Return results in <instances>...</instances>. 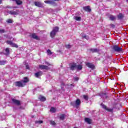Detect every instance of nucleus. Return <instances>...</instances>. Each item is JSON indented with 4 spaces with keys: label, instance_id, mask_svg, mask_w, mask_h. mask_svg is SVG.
I'll list each match as a JSON object with an SVG mask.
<instances>
[{
    "label": "nucleus",
    "instance_id": "1",
    "mask_svg": "<svg viewBox=\"0 0 128 128\" xmlns=\"http://www.w3.org/2000/svg\"><path fill=\"white\" fill-rule=\"evenodd\" d=\"M58 30H60V28L58 26L53 28L52 30L50 33L51 38H54L56 34V32H58Z\"/></svg>",
    "mask_w": 128,
    "mask_h": 128
},
{
    "label": "nucleus",
    "instance_id": "2",
    "mask_svg": "<svg viewBox=\"0 0 128 128\" xmlns=\"http://www.w3.org/2000/svg\"><path fill=\"white\" fill-rule=\"evenodd\" d=\"M112 49L116 52H124L122 50V47L118 46V45H114L112 47Z\"/></svg>",
    "mask_w": 128,
    "mask_h": 128
},
{
    "label": "nucleus",
    "instance_id": "3",
    "mask_svg": "<svg viewBox=\"0 0 128 128\" xmlns=\"http://www.w3.org/2000/svg\"><path fill=\"white\" fill-rule=\"evenodd\" d=\"M80 100L77 99L75 102H71L70 104L75 108H78L80 104Z\"/></svg>",
    "mask_w": 128,
    "mask_h": 128
},
{
    "label": "nucleus",
    "instance_id": "4",
    "mask_svg": "<svg viewBox=\"0 0 128 128\" xmlns=\"http://www.w3.org/2000/svg\"><path fill=\"white\" fill-rule=\"evenodd\" d=\"M15 86H18V88H24L26 86V84H24L22 81L20 82H15Z\"/></svg>",
    "mask_w": 128,
    "mask_h": 128
},
{
    "label": "nucleus",
    "instance_id": "5",
    "mask_svg": "<svg viewBox=\"0 0 128 128\" xmlns=\"http://www.w3.org/2000/svg\"><path fill=\"white\" fill-rule=\"evenodd\" d=\"M18 10H16V11H14V10H12L8 11V12L9 14H11V16H18Z\"/></svg>",
    "mask_w": 128,
    "mask_h": 128
},
{
    "label": "nucleus",
    "instance_id": "6",
    "mask_svg": "<svg viewBox=\"0 0 128 128\" xmlns=\"http://www.w3.org/2000/svg\"><path fill=\"white\" fill-rule=\"evenodd\" d=\"M12 102L14 104H16V106H20V101L18 100L12 98Z\"/></svg>",
    "mask_w": 128,
    "mask_h": 128
},
{
    "label": "nucleus",
    "instance_id": "7",
    "mask_svg": "<svg viewBox=\"0 0 128 128\" xmlns=\"http://www.w3.org/2000/svg\"><path fill=\"white\" fill-rule=\"evenodd\" d=\"M100 106L102 108H104L106 110H108V112H112V109L108 108V107H106V105L104 104L103 103H102L100 104Z\"/></svg>",
    "mask_w": 128,
    "mask_h": 128
},
{
    "label": "nucleus",
    "instance_id": "8",
    "mask_svg": "<svg viewBox=\"0 0 128 128\" xmlns=\"http://www.w3.org/2000/svg\"><path fill=\"white\" fill-rule=\"evenodd\" d=\"M83 10H84L85 12H92V9L88 6L83 7Z\"/></svg>",
    "mask_w": 128,
    "mask_h": 128
},
{
    "label": "nucleus",
    "instance_id": "9",
    "mask_svg": "<svg viewBox=\"0 0 128 128\" xmlns=\"http://www.w3.org/2000/svg\"><path fill=\"white\" fill-rule=\"evenodd\" d=\"M34 5L36 6H38V8H42L44 4L40 2H34Z\"/></svg>",
    "mask_w": 128,
    "mask_h": 128
},
{
    "label": "nucleus",
    "instance_id": "10",
    "mask_svg": "<svg viewBox=\"0 0 128 128\" xmlns=\"http://www.w3.org/2000/svg\"><path fill=\"white\" fill-rule=\"evenodd\" d=\"M76 68V63H73L70 66V70H74Z\"/></svg>",
    "mask_w": 128,
    "mask_h": 128
},
{
    "label": "nucleus",
    "instance_id": "11",
    "mask_svg": "<svg viewBox=\"0 0 128 128\" xmlns=\"http://www.w3.org/2000/svg\"><path fill=\"white\" fill-rule=\"evenodd\" d=\"M39 68H40V70H50L49 67L44 65H39Z\"/></svg>",
    "mask_w": 128,
    "mask_h": 128
},
{
    "label": "nucleus",
    "instance_id": "12",
    "mask_svg": "<svg viewBox=\"0 0 128 128\" xmlns=\"http://www.w3.org/2000/svg\"><path fill=\"white\" fill-rule=\"evenodd\" d=\"M38 100H40V102H46V97L40 95L38 96Z\"/></svg>",
    "mask_w": 128,
    "mask_h": 128
},
{
    "label": "nucleus",
    "instance_id": "13",
    "mask_svg": "<svg viewBox=\"0 0 128 128\" xmlns=\"http://www.w3.org/2000/svg\"><path fill=\"white\" fill-rule=\"evenodd\" d=\"M45 4H54L55 2L54 1L50 0H47L44 2Z\"/></svg>",
    "mask_w": 128,
    "mask_h": 128
},
{
    "label": "nucleus",
    "instance_id": "14",
    "mask_svg": "<svg viewBox=\"0 0 128 128\" xmlns=\"http://www.w3.org/2000/svg\"><path fill=\"white\" fill-rule=\"evenodd\" d=\"M32 38H34V40H40V38H38V36H36V34H32Z\"/></svg>",
    "mask_w": 128,
    "mask_h": 128
},
{
    "label": "nucleus",
    "instance_id": "15",
    "mask_svg": "<svg viewBox=\"0 0 128 128\" xmlns=\"http://www.w3.org/2000/svg\"><path fill=\"white\" fill-rule=\"evenodd\" d=\"M42 75V71H40L35 73L34 76L36 78H38V76H40Z\"/></svg>",
    "mask_w": 128,
    "mask_h": 128
},
{
    "label": "nucleus",
    "instance_id": "16",
    "mask_svg": "<svg viewBox=\"0 0 128 128\" xmlns=\"http://www.w3.org/2000/svg\"><path fill=\"white\" fill-rule=\"evenodd\" d=\"M108 18L110 20H112V22H114V20H116V18L115 16H114L113 15H110Z\"/></svg>",
    "mask_w": 128,
    "mask_h": 128
},
{
    "label": "nucleus",
    "instance_id": "17",
    "mask_svg": "<svg viewBox=\"0 0 128 128\" xmlns=\"http://www.w3.org/2000/svg\"><path fill=\"white\" fill-rule=\"evenodd\" d=\"M13 2H16V4L18 6H20L22 4V2L20 0H12Z\"/></svg>",
    "mask_w": 128,
    "mask_h": 128
},
{
    "label": "nucleus",
    "instance_id": "18",
    "mask_svg": "<svg viewBox=\"0 0 128 128\" xmlns=\"http://www.w3.org/2000/svg\"><path fill=\"white\" fill-rule=\"evenodd\" d=\"M66 114H61L60 116V120H64V118H66Z\"/></svg>",
    "mask_w": 128,
    "mask_h": 128
},
{
    "label": "nucleus",
    "instance_id": "19",
    "mask_svg": "<svg viewBox=\"0 0 128 128\" xmlns=\"http://www.w3.org/2000/svg\"><path fill=\"white\" fill-rule=\"evenodd\" d=\"M86 66L90 68H94V64H92L90 63H87L86 64Z\"/></svg>",
    "mask_w": 128,
    "mask_h": 128
},
{
    "label": "nucleus",
    "instance_id": "20",
    "mask_svg": "<svg viewBox=\"0 0 128 128\" xmlns=\"http://www.w3.org/2000/svg\"><path fill=\"white\" fill-rule=\"evenodd\" d=\"M85 122H87V124H92V120L90 118H85Z\"/></svg>",
    "mask_w": 128,
    "mask_h": 128
},
{
    "label": "nucleus",
    "instance_id": "21",
    "mask_svg": "<svg viewBox=\"0 0 128 128\" xmlns=\"http://www.w3.org/2000/svg\"><path fill=\"white\" fill-rule=\"evenodd\" d=\"M6 53L4 54L6 56H8L10 54V48H7L5 50Z\"/></svg>",
    "mask_w": 128,
    "mask_h": 128
},
{
    "label": "nucleus",
    "instance_id": "22",
    "mask_svg": "<svg viewBox=\"0 0 128 128\" xmlns=\"http://www.w3.org/2000/svg\"><path fill=\"white\" fill-rule=\"evenodd\" d=\"M23 84H26V82H28V77L24 78V80H22Z\"/></svg>",
    "mask_w": 128,
    "mask_h": 128
},
{
    "label": "nucleus",
    "instance_id": "23",
    "mask_svg": "<svg viewBox=\"0 0 128 128\" xmlns=\"http://www.w3.org/2000/svg\"><path fill=\"white\" fill-rule=\"evenodd\" d=\"M90 50L92 52H98V48H91V49H90Z\"/></svg>",
    "mask_w": 128,
    "mask_h": 128
},
{
    "label": "nucleus",
    "instance_id": "24",
    "mask_svg": "<svg viewBox=\"0 0 128 128\" xmlns=\"http://www.w3.org/2000/svg\"><path fill=\"white\" fill-rule=\"evenodd\" d=\"M77 70H82V66L80 64L76 65V68Z\"/></svg>",
    "mask_w": 128,
    "mask_h": 128
},
{
    "label": "nucleus",
    "instance_id": "25",
    "mask_svg": "<svg viewBox=\"0 0 128 128\" xmlns=\"http://www.w3.org/2000/svg\"><path fill=\"white\" fill-rule=\"evenodd\" d=\"M118 20H122V18H124V15H122V14H119L118 16Z\"/></svg>",
    "mask_w": 128,
    "mask_h": 128
},
{
    "label": "nucleus",
    "instance_id": "26",
    "mask_svg": "<svg viewBox=\"0 0 128 128\" xmlns=\"http://www.w3.org/2000/svg\"><path fill=\"white\" fill-rule=\"evenodd\" d=\"M74 20H78V22H80L82 20V18L78 17V16H74Z\"/></svg>",
    "mask_w": 128,
    "mask_h": 128
},
{
    "label": "nucleus",
    "instance_id": "27",
    "mask_svg": "<svg viewBox=\"0 0 128 128\" xmlns=\"http://www.w3.org/2000/svg\"><path fill=\"white\" fill-rule=\"evenodd\" d=\"M44 122L42 120H36L35 121V124H42Z\"/></svg>",
    "mask_w": 128,
    "mask_h": 128
},
{
    "label": "nucleus",
    "instance_id": "28",
    "mask_svg": "<svg viewBox=\"0 0 128 128\" xmlns=\"http://www.w3.org/2000/svg\"><path fill=\"white\" fill-rule=\"evenodd\" d=\"M6 22H8V24H12V22H14V21L12 19H8L6 20Z\"/></svg>",
    "mask_w": 128,
    "mask_h": 128
},
{
    "label": "nucleus",
    "instance_id": "29",
    "mask_svg": "<svg viewBox=\"0 0 128 128\" xmlns=\"http://www.w3.org/2000/svg\"><path fill=\"white\" fill-rule=\"evenodd\" d=\"M11 46H12V48H18V44L12 42Z\"/></svg>",
    "mask_w": 128,
    "mask_h": 128
},
{
    "label": "nucleus",
    "instance_id": "30",
    "mask_svg": "<svg viewBox=\"0 0 128 128\" xmlns=\"http://www.w3.org/2000/svg\"><path fill=\"white\" fill-rule=\"evenodd\" d=\"M47 52L48 56H52V52L50 51V50L49 49L47 50Z\"/></svg>",
    "mask_w": 128,
    "mask_h": 128
},
{
    "label": "nucleus",
    "instance_id": "31",
    "mask_svg": "<svg viewBox=\"0 0 128 128\" xmlns=\"http://www.w3.org/2000/svg\"><path fill=\"white\" fill-rule=\"evenodd\" d=\"M6 61H0V66H4V64H6Z\"/></svg>",
    "mask_w": 128,
    "mask_h": 128
},
{
    "label": "nucleus",
    "instance_id": "32",
    "mask_svg": "<svg viewBox=\"0 0 128 128\" xmlns=\"http://www.w3.org/2000/svg\"><path fill=\"white\" fill-rule=\"evenodd\" d=\"M50 112H56V108H51L50 110Z\"/></svg>",
    "mask_w": 128,
    "mask_h": 128
},
{
    "label": "nucleus",
    "instance_id": "33",
    "mask_svg": "<svg viewBox=\"0 0 128 128\" xmlns=\"http://www.w3.org/2000/svg\"><path fill=\"white\" fill-rule=\"evenodd\" d=\"M72 46L70 44H66L65 46V47L66 48H72Z\"/></svg>",
    "mask_w": 128,
    "mask_h": 128
},
{
    "label": "nucleus",
    "instance_id": "34",
    "mask_svg": "<svg viewBox=\"0 0 128 128\" xmlns=\"http://www.w3.org/2000/svg\"><path fill=\"white\" fill-rule=\"evenodd\" d=\"M6 32V31L4 29H0V34H4Z\"/></svg>",
    "mask_w": 128,
    "mask_h": 128
},
{
    "label": "nucleus",
    "instance_id": "35",
    "mask_svg": "<svg viewBox=\"0 0 128 128\" xmlns=\"http://www.w3.org/2000/svg\"><path fill=\"white\" fill-rule=\"evenodd\" d=\"M83 98L84 100H88V97L87 96L84 95L83 96Z\"/></svg>",
    "mask_w": 128,
    "mask_h": 128
},
{
    "label": "nucleus",
    "instance_id": "36",
    "mask_svg": "<svg viewBox=\"0 0 128 128\" xmlns=\"http://www.w3.org/2000/svg\"><path fill=\"white\" fill-rule=\"evenodd\" d=\"M82 38H86V40H88V36H82Z\"/></svg>",
    "mask_w": 128,
    "mask_h": 128
},
{
    "label": "nucleus",
    "instance_id": "37",
    "mask_svg": "<svg viewBox=\"0 0 128 128\" xmlns=\"http://www.w3.org/2000/svg\"><path fill=\"white\" fill-rule=\"evenodd\" d=\"M6 42L8 44H10V46H12V41L8 40Z\"/></svg>",
    "mask_w": 128,
    "mask_h": 128
},
{
    "label": "nucleus",
    "instance_id": "38",
    "mask_svg": "<svg viewBox=\"0 0 128 128\" xmlns=\"http://www.w3.org/2000/svg\"><path fill=\"white\" fill-rule=\"evenodd\" d=\"M7 8H16V7H11L10 6H7L6 7Z\"/></svg>",
    "mask_w": 128,
    "mask_h": 128
},
{
    "label": "nucleus",
    "instance_id": "39",
    "mask_svg": "<svg viewBox=\"0 0 128 128\" xmlns=\"http://www.w3.org/2000/svg\"><path fill=\"white\" fill-rule=\"evenodd\" d=\"M50 124H52V126H54V124H56V122H54V121H50Z\"/></svg>",
    "mask_w": 128,
    "mask_h": 128
},
{
    "label": "nucleus",
    "instance_id": "40",
    "mask_svg": "<svg viewBox=\"0 0 128 128\" xmlns=\"http://www.w3.org/2000/svg\"><path fill=\"white\" fill-rule=\"evenodd\" d=\"M110 26H111V28H115L116 26H114V24H110Z\"/></svg>",
    "mask_w": 128,
    "mask_h": 128
},
{
    "label": "nucleus",
    "instance_id": "41",
    "mask_svg": "<svg viewBox=\"0 0 128 128\" xmlns=\"http://www.w3.org/2000/svg\"><path fill=\"white\" fill-rule=\"evenodd\" d=\"M74 80L78 81V80L79 78L78 77H74Z\"/></svg>",
    "mask_w": 128,
    "mask_h": 128
},
{
    "label": "nucleus",
    "instance_id": "42",
    "mask_svg": "<svg viewBox=\"0 0 128 128\" xmlns=\"http://www.w3.org/2000/svg\"><path fill=\"white\" fill-rule=\"evenodd\" d=\"M26 70H30V67L28 66V64L26 65Z\"/></svg>",
    "mask_w": 128,
    "mask_h": 128
},
{
    "label": "nucleus",
    "instance_id": "43",
    "mask_svg": "<svg viewBox=\"0 0 128 128\" xmlns=\"http://www.w3.org/2000/svg\"><path fill=\"white\" fill-rule=\"evenodd\" d=\"M46 64H48V66H50V64L48 62H46Z\"/></svg>",
    "mask_w": 128,
    "mask_h": 128
},
{
    "label": "nucleus",
    "instance_id": "44",
    "mask_svg": "<svg viewBox=\"0 0 128 128\" xmlns=\"http://www.w3.org/2000/svg\"><path fill=\"white\" fill-rule=\"evenodd\" d=\"M2 0H0V4H2Z\"/></svg>",
    "mask_w": 128,
    "mask_h": 128
},
{
    "label": "nucleus",
    "instance_id": "45",
    "mask_svg": "<svg viewBox=\"0 0 128 128\" xmlns=\"http://www.w3.org/2000/svg\"><path fill=\"white\" fill-rule=\"evenodd\" d=\"M62 86H64V84L62 83Z\"/></svg>",
    "mask_w": 128,
    "mask_h": 128
},
{
    "label": "nucleus",
    "instance_id": "46",
    "mask_svg": "<svg viewBox=\"0 0 128 128\" xmlns=\"http://www.w3.org/2000/svg\"><path fill=\"white\" fill-rule=\"evenodd\" d=\"M20 108H22V107L20 106Z\"/></svg>",
    "mask_w": 128,
    "mask_h": 128
},
{
    "label": "nucleus",
    "instance_id": "47",
    "mask_svg": "<svg viewBox=\"0 0 128 128\" xmlns=\"http://www.w3.org/2000/svg\"><path fill=\"white\" fill-rule=\"evenodd\" d=\"M126 0V2H128V0Z\"/></svg>",
    "mask_w": 128,
    "mask_h": 128
}]
</instances>
